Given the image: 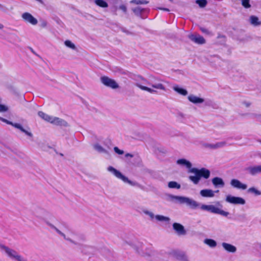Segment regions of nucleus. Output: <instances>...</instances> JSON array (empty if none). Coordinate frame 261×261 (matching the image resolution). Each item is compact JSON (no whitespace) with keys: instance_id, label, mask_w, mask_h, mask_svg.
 <instances>
[{"instance_id":"f257e3e1","label":"nucleus","mask_w":261,"mask_h":261,"mask_svg":"<svg viewBox=\"0 0 261 261\" xmlns=\"http://www.w3.org/2000/svg\"><path fill=\"white\" fill-rule=\"evenodd\" d=\"M173 198L177 200L180 203H186L192 209L199 208L202 211H207L213 214H219L224 217H227L229 214L228 212L221 210L213 205L200 204L196 201L189 197L174 196Z\"/></svg>"},{"instance_id":"f03ea898","label":"nucleus","mask_w":261,"mask_h":261,"mask_svg":"<svg viewBox=\"0 0 261 261\" xmlns=\"http://www.w3.org/2000/svg\"><path fill=\"white\" fill-rule=\"evenodd\" d=\"M177 164L179 165L186 167L187 169H189V172L194 173L195 175L190 176L189 178L195 185H197L201 178L203 177L205 179L209 178L210 176V171L204 168H202L198 169L196 168H192V164L189 161L185 159H179L176 162Z\"/></svg>"},{"instance_id":"7ed1b4c3","label":"nucleus","mask_w":261,"mask_h":261,"mask_svg":"<svg viewBox=\"0 0 261 261\" xmlns=\"http://www.w3.org/2000/svg\"><path fill=\"white\" fill-rule=\"evenodd\" d=\"M0 249L8 257L15 261H28V259L20 255L16 250L0 244Z\"/></svg>"},{"instance_id":"20e7f679","label":"nucleus","mask_w":261,"mask_h":261,"mask_svg":"<svg viewBox=\"0 0 261 261\" xmlns=\"http://www.w3.org/2000/svg\"><path fill=\"white\" fill-rule=\"evenodd\" d=\"M38 115L43 120L52 124L61 126H66L67 125V122L65 120L58 117L49 116L42 111L38 112Z\"/></svg>"},{"instance_id":"39448f33","label":"nucleus","mask_w":261,"mask_h":261,"mask_svg":"<svg viewBox=\"0 0 261 261\" xmlns=\"http://www.w3.org/2000/svg\"><path fill=\"white\" fill-rule=\"evenodd\" d=\"M143 83L150 86L155 89H159L163 91L166 90L165 86L161 83H158L160 80L155 77H151L148 81L143 79Z\"/></svg>"},{"instance_id":"423d86ee","label":"nucleus","mask_w":261,"mask_h":261,"mask_svg":"<svg viewBox=\"0 0 261 261\" xmlns=\"http://www.w3.org/2000/svg\"><path fill=\"white\" fill-rule=\"evenodd\" d=\"M108 170L111 172L117 178L122 180L124 182L132 186L135 185V182L128 179V178L123 175L119 171L117 170L112 166L108 167Z\"/></svg>"},{"instance_id":"0eeeda50","label":"nucleus","mask_w":261,"mask_h":261,"mask_svg":"<svg viewBox=\"0 0 261 261\" xmlns=\"http://www.w3.org/2000/svg\"><path fill=\"white\" fill-rule=\"evenodd\" d=\"M225 201L227 203L235 205H244L246 203V201L243 198L231 195H227Z\"/></svg>"},{"instance_id":"6e6552de","label":"nucleus","mask_w":261,"mask_h":261,"mask_svg":"<svg viewBox=\"0 0 261 261\" xmlns=\"http://www.w3.org/2000/svg\"><path fill=\"white\" fill-rule=\"evenodd\" d=\"M245 171L253 176L260 175L261 174V165L249 166L245 168Z\"/></svg>"},{"instance_id":"1a4fd4ad","label":"nucleus","mask_w":261,"mask_h":261,"mask_svg":"<svg viewBox=\"0 0 261 261\" xmlns=\"http://www.w3.org/2000/svg\"><path fill=\"white\" fill-rule=\"evenodd\" d=\"M100 80L104 85L112 89H116L119 87L118 84L115 82V81L107 76H102L100 78Z\"/></svg>"},{"instance_id":"9d476101","label":"nucleus","mask_w":261,"mask_h":261,"mask_svg":"<svg viewBox=\"0 0 261 261\" xmlns=\"http://www.w3.org/2000/svg\"><path fill=\"white\" fill-rule=\"evenodd\" d=\"M22 19L28 23L32 25H36L38 23V20L35 18L31 14L28 12L23 13L21 16Z\"/></svg>"},{"instance_id":"9b49d317","label":"nucleus","mask_w":261,"mask_h":261,"mask_svg":"<svg viewBox=\"0 0 261 261\" xmlns=\"http://www.w3.org/2000/svg\"><path fill=\"white\" fill-rule=\"evenodd\" d=\"M188 37L192 41L196 44H203L205 43L204 38L198 34H190Z\"/></svg>"},{"instance_id":"f8f14e48","label":"nucleus","mask_w":261,"mask_h":261,"mask_svg":"<svg viewBox=\"0 0 261 261\" xmlns=\"http://www.w3.org/2000/svg\"><path fill=\"white\" fill-rule=\"evenodd\" d=\"M230 185L234 188L245 190L247 188V185L241 182L239 180L232 179L230 182Z\"/></svg>"},{"instance_id":"ddd939ff","label":"nucleus","mask_w":261,"mask_h":261,"mask_svg":"<svg viewBox=\"0 0 261 261\" xmlns=\"http://www.w3.org/2000/svg\"><path fill=\"white\" fill-rule=\"evenodd\" d=\"M5 123H6L7 124L11 125L12 126H14V127L19 129L22 132L25 133L27 135H28L30 137H32V134L31 132H29L26 130L25 129H24L22 127V126H21V124H20L19 123H13L11 121L8 120H6V122Z\"/></svg>"},{"instance_id":"4468645a","label":"nucleus","mask_w":261,"mask_h":261,"mask_svg":"<svg viewBox=\"0 0 261 261\" xmlns=\"http://www.w3.org/2000/svg\"><path fill=\"white\" fill-rule=\"evenodd\" d=\"M46 224L48 225L50 228L53 230H54L58 234L62 237L65 240L68 241L71 243H74V242L71 240L70 238H67L65 234L63 233L61 231H60L58 228H57L55 226L49 222H46Z\"/></svg>"},{"instance_id":"2eb2a0df","label":"nucleus","mask_w":261,"mask_h":261,"mask_svg":"<svg viewBox=\"0 0 261 261\" xmlns=\"http://www.w3.org/2000/svg\"><path fill=\"white\" fill-rule=\"evenodd\" d=\"M173 228L178 235H185L186 233L184 227L179 223H174Z\"/></svg>"},{"instance_id":"dca6fc26","label":"nucleus","mask_w":261,"mask_h":261,"mask_svg":"<svg viewBox=\"0 0 261 261\" xmlns=\"http://www.w3.org/2000/svg\"><path fill=\"white\" fill-rule=\"evenodd\" d=\"M172 255L173 257H174L176 259L178 260L186 261L187 260V257L185 255L184 252L178 251V250H174L172 252Z\"/></svg>"},{"instance_id":"f3484780","label":"nucleus","mask_w":261,"mask_h":261,"mask_svg":"<svg viewBox=\"0 0 261 261\" xmlns=\"http://www.w3.org/2000/svg\"><path fill=\"white\" fill-rule=\"evenodd\" d=\"M219 190L214 192L211 189H204L200 192V194L203 197H213L215 195V192H218Z\"/></svg>"},{"instance_id":"a211bd4d","label":"nucleus","mask_w":261,"mask_h":261,"mask_svg":"<svg viewBox=\"0 0 261 261\" xmlns=\"http://www.w3.org/2000/svg\"><path fill=\"white\" fill-rule=\"evenodd\" d=\"M133 12L137 16H140L141 18H143L142 14L144 12H148L149 10L146 8H142L140 7H137L132 9Z\"/></svg>"},{"instance_id":"6ab92c4d","label":"nucleus","mask_w":261,"mask_h":261,"mask_svg":"<svg viewBox=\"0 0 261 261\" xmlns=\"http://www.w3.org/2000/svg\"><path fill=\"white\" fill-rule=\"evenodd\" d=\"M226 145V143L225 141H222L217 142L215 144H206L205 146L206 147L211 148V149H217L219 148H222L225 146Z\"/></svg>"},{"instance_id":"aec40b11","label":"nucleus","mask_w":261,"mask_h":261,"mask_svg":"<svg viewBox=\"0 0 261 261\" xmlns=\"http://www.w3.org/2000/svg\"><path fill=\"white\" fill-rule=\"evenodd\" d=\"M212 181L215 187L223 188L225 185L223 180L220 177H214L212 179Z\"/></svg>"},{"instance_id":"412c9836","label":"nucleus","mask_w":261,"mask_h":261,"mask_svg":"<svg viewBox=\"0 0 261 261\" xmlns=\"http://www.w3.org/2000/svg\"><path fill=\"white\" fill-rule=\"evenodd\" d=\"M222 246L226 251L230 253H235L237 251V248L230 244L223 242L222 243Z\"/></svg>"},{"instance_id":"4be33fe9","label":"nucleus","mask_w":261,"mask_h":261,"mask_svg":"<svg viewBox=\"0 0 261 261\" xmlns=\"http://www.w3.org/2000/svg\"><path fill=\"white\" fill-rule=\"evenodd\" d=\"M188 98L190 102L194 104L201 103L204 101V99L197 97L193 94L189 95Z\"/></svg>"},{"instance_id":"5701e85b","label":"nucleus","mask_w":261,"mask_h":261,"mask_svg":"<svg viewBox=\"0 0 261 261\" xmlns=\"http://www.w3.org/2000/svg\"><path fill=\"white\" fill-rule=\"evenodd\" d=\"M136 85L138 87H139L140 89L144 90V91H147V92H149L150 93L154 94V93H157V91L156 90L152 89V88L148 87H146V86H143L140 83H137L136 84Z\"/></svg>"},{"instance_id":"b1692460","label":"nucleus","mask_w":261,"mask_h":261,"mask_svg":"<svg viewBox=\"0 0 261 261\" xmlns=\"http://www.w3.org/2000/svg\"><path fill=\"white\" fill-rule=\"evenodd\" d=\"M250 23L253 26H258L261 24V21H259V19L257 17L252 15L249 18Z\"/></svg>"},{"instance_id":"393cba45","label":"nucleus","mask_w":261,"mask_h":261,"mask_svg":"<svg viewBox=\"0 0 261 261\" xmlns=\"http://www.w3.org/2000/svg\"><path fill=\"white\" fill-rule=\"evenodd\" d=\"M173 89L175 91L181 95H186L188 94V92L186 89L180 88L177 85L173 86Z\"/></svg>"},{"instance_id":"a878e982","label":"nucleus","mask_w":261,"mask_h":261,"mask_svg":"<svg viewBox=\"0 0 261 261\" xmlns=\"http://www.w3.org/2000/svg\"><path fill=\"white\" fill-rule=\"evenodd\" d=\"M156 220L161 222H165L169 223L170 220V218L163 215H157L155 216Z\"/></svg>"},{"instance_id":"bb28decb","label":"nucleus","mask_w":261,"mask_h":261,"mask_svg":"<svg viewBox=\"0 0 261 261\" xmlns=\"http://www.w3.org/2000/svg\"><path fill=\"white\" fill-rule=\"evenodd\" d=\"M204 243L211 248H215L217 246V242L211 239H206L204 240Z\"/></svg>"},{"instance_id":"cd10ccee","label":"nucleus","mask_w":261,"mask_h":261,"mask_svg":"<svg viewBox=\"0 0 261 261\" xmlns=\"http://www.w3.org/2000/svg\"><path fill=\"white\" fill-rule=\"evenodd\" d=\"M248 193L253 194L255 196L261 195V191L254 187H251L248 189Z\"/></svg>"},{"instance_id":"c85d7f7f","label":"nucleus","mask_w":261,"mask_h":261,"mask_svg":"<svg viewBox=\"0 0 261 261\" xmlns=\"http://www.w3.org/2000/svg\"><path fill=\"white\" fill-rule=\"evenodd\" d=\"M94 3L96 5L101 8H107L108 7V3L104 0H95Z\"/></svg>"},{"instance_id":"c756f323","label":"nucleus","mask_w":261,"mask_h":261,"mask_svg":"<svg viewBox=\"0 0 261 261\" xmlns=\"http://www.w3.org/2000/svg\"><path fill=\"white\" fill-rule=\"evenodd\" d=\"M93 147L95 150L99 153H107V150L98 143L94 144Z\"/></svg>"},{"instance_id":"7c9ffc66","label":"nucleus","mask_w":261,"mask_h":261,"mask_svg":"<svg viewBox=\"0 0 261 261\" xmlns=\"http://www.w3.org/2000/svg\"><path fill=\"white\" fill-rule=\"evenodd\" d=\"M168 186L171 189H179L180 188V185L176 181H172L168 182Z\"/></svg>"},{"instance_id":"2f4dec72","label":"nucleus","mask_w":261,"mask_h":261,"mask_svg":"<svg viewBox=\"0 0 261 261\" xmlns=\"http://www.w3.org/2000/svg\"><path fill=\"white\" fill-rule=\"evenodd\" d=\"M131 3H134L137 5L147 4L148 3V1L146 0H132L130 2Z\"/></svg>"},{"instance_id":"473e14b6","label":"nucleus","mask_w":261,"mask_h":261,"mask_svg":"<svg viewBox=\"0 0 261 261\" xmlns=\"http://www.w3.org/2000/svg\"><path fill=\"white\" fill-rule=\"evenodd\" d=\"M65 45L71 49H75L76 48V47L75 45L70 41L69 40H66L64 42Z\"/></svg>"},{"instance_id":"72a5a7b5","label":"nucleus","mask_w":261,"mask_h":261,"mask_svg":"<svg viewBox=\"0 0 261 261\" xmlns=\"http://www.w3.org/2000/svg\"><path fill=\"white\" fill-rule=\"evenodd\" d=\"M196 3L199 7L203 8L206 5L207 1L206 0H197Z\"/></svg>"},{"instance_id":"f704fd0d","label":"nucleus","mask_w":261,"mask_h":261,"mask_svg":"<svg viewBox=\"0 0 261 261\" xmlns=\"http://www.w3.org/2000/svg\"><path fill=\"white\" fill-rule=\"evenodd\" d=\"M249 1V0H242V4L245 8H249L251 6Z\"/></svg>"},{"instance_id":"c9c22d12","label":"nucleus","mask_w":261,"mask_h":261,"mask_svg":"<svg viewBox=\"0 0 261 261\" xmlns=\"http://www.w3.org/2000/svg\"><path fill=\"white\" fill-rule=\"evenodd\" d=\"M143 213L149 216L151 219H153L154 218H155V216H154L153 213H152L151 212H150V211H149L148 210H144L143 211Z\"/></svg>"},{"instance_id":"e433bc0d","label":"nucleus","mask_w":261,"mask_h":261,"mask_svg":"<svg viewBox=\"0 0 261 261\" xmlns=\"http://www.w3.org/2000/svg\"><path fill=\"white\" fill-rule=\"evenodd\" d=\"M114 150L115 152L118 154H122L124 153L123 150L119 149L117 147H115Z\"/></svg>"},{"instance_id":"4c0bfd02","label":"nucleus","mask_w":261,"mask_h":261,"mask_svg":"<svg viewBox=\"0 0 261 261\" xmlns=\"http://www.w3.org/2000/svg\"><path fill=\"white\" fill-rule=\"evenodd\" d=\"M8 110V108L5 105L0 104V112H6Z\"/></svg>"},{"instance_id":"58836bf2","label":"nucleus","mask_w":261,"mask_h":261,"mask_svg":"<svg viewBox=\"0 0 261 261\" xmlns=\"http://www.w3.org/2000/svg\"><path fill=\"white\" fill-rule=\"evenodd\" d=\"M41 212L43 214V216H37L38 217H39L41 219H44V216L46 214H47V212L43 210H41Z\"/></svg>"},{"instance_id":"ea45409f","label":"nucleus","mask_w":261,"mask_h":261,"mask_svg":"<svg viewBox=\"0 0 261 261\" xmlns=\"http://www.w3.org/2000/svg\"><path fill=\"white\" fill-rule=\"evenodd\" d=\"M119 9L123 11L124 13H126L127 11L126 7L124 5H121L119 6Z\"/></svg>"},{"instance_id":"a19ab883","label":"nucleus","mask_w":261,"mask_h":261,"mask_svg":"<svg viewBox=\"0 0 261 261\" xmlns=\"http://www.w3.org/2000/svg\"><path fill=\"white\" fill-rule=\"evenodd\" d=\"M200 30L203 33H208V30L207 29H205V28H200Z\"/></svg>"},{"instance_id":"79ce46f5","label":"nucleus","mask_w":261,"mask_h":261,"mask_svg":"<svg viewBox=\"0 0 261 261\" xmlns=\"http://www.w3.org/2000/svg\"><path fill=\"white\" fill-rule=\"evenodd\" d=\"M47 25V22L46 21H43L42 22L41 26L42 27H45Z\"/></svg>"},{"instance_id":"37998d69","label":"nucleus","mask_w":261,"mask_h":261,"mask_svg":"<svg viewBox=\"0 0 261 261\" xmlns=\"http://www.w3.org/2000/svg\"><path fill=\"white\" fill-rule=\"evenodd\" d=\"M125 156L126 157H130V158H132L133 156V154H130V153H126L125 154Z\"/></svg>"},{"instance_id":"c03bdc74","label":"nucleus","mask_w":261,"mask_h":261,"mask_svg":"<svg viewBox=\"0 0 261 261\" xmlns=\"http://www.w3.org/2000/svg\"><path fill=\"white\" fill-rule=\"evenodd\" d=\"M0 120L3 122H6L7 119L0 117Z\"/></svg>"},{"instance_id":"a18cd8bd","label":"nucleus","mask_w":261,"mask_h":261,"mask_svg":"<svg viewBox=\"0 0 261 261\" xmlns=\"http://www.w3.org/2000/svg\"><path fill=\"white\" fill-rule=\"evenodd\" d=\"M161 10H163L166 11H169V10L168 8H160Z\"/></svg>"},{"instance_id":"49530a36","label":"nucleus","mask_w":261,"mask_h":261,"mask_svg":"<svg viewBox=\"0 0 261 261\" xmlns=\"http://www.w3.org/2000/svg\"><path fill=\"white\" fill-rule=\"evenodd\" d=\"M245 105H246V106L247 107H249V106H250V104L249 103H248V102H245Z\"/></svg>"},{"instance_id":"de8ad7c7","label":"nucleus","mask_w":261,"mask_h":261,"mask_svg":"<svg viewBox=\"0 0 261 261\" xmlns=\"http://www.w3.org/2000/svg\"><path fill=\"white\" fill-rule=\"evenodd\" d=\"M4 27L3 25L2 24H0V29H3Z\"/></svg>"},{"instance_id":"09e8293b","label":"nucleus","mask_w":261,"mask_h":261,"mask_svg":"<svg viewBox=\"0 0 261 261\" xmlns=\"http://www.w3.org/2000/svg\"><path fill=\"white\" fill-rule=\"evenodd\" d=\"M85 247L87 248H88V249H90V247H88V246H85Z\"/></svg>"},{"instance_id":"8fccbe9b","label":"nucleus","mask_w":261,"mask_h":261,"mask_svg":"<svg viewBox=\"0 0 261 261\" xmlns=\"http://www.w3.org/2000/svg\"><path fill=\"white\" fill-rule=\"evenodd\" d=\"M259 117H261V115H259Z\"/></svg>"}]
</instances>
